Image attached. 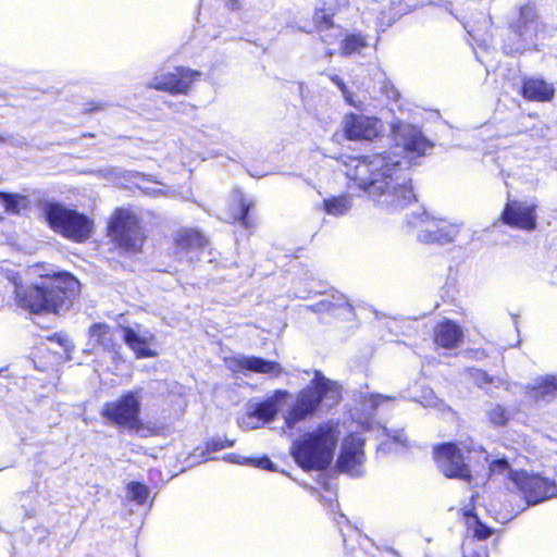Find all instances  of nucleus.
I'll list each match as a JSON object with an SVG mask.
<instances>
[{"label":"nucleus","mask_w":557,"mask_h":557,"mask_svg":"<svg viewBox=\"0 0 557 557\" xmlns=\"http://www.w3.org/2000/svg\"><path fill=\"white\" fill-rule=\"evenodd\" d=\"M383 92L388 99L394 101H398L400 98L399 91L392 84L385 85Z\"/></svg>","instance_id":"c9c22d12"},{"label":"nucleus","mask_w":557,"mask_h":557,"mask_svg":"<svg viewBox=\"0 0 557 557\" xmlns=\"http://www.w3.org/2000/svg\"><path fill=\"white\" fill-rule=\"evenodd\" d=\"M432 458L437 470L446 479H457L467 483L473 481L470 465L455 442H442L432 446Z\"/></svg>","instance_id":"6e6552de"},{"label":"nucleus","mask_w":557,"mask_h":557,"mask_svg":"<svg viewBox=\"0 0 557 557\" xmlns=\"http://www.w3.org/2000/svg\"><path fill=\"white\" fill-rule=\"evenodd\" d=\"M233 362L239 371L271 374L273 376H280L284 371L280 362L275 360H265L262 357L257 356L238 357L235 358Z\"/></svg>","instance_id":"412c9836"},{"label":"nucleus","mask_w":557,"mask_h":557,"mask_svg":"<svg viewBox=\"0 0 557 557\" xmlns=\"http://www.w3.org/2000/svg\"><path fill=\"white\" fill-rule=\"evenodd\" d=\"M202 73L200 71L180 65L173 72L156 75L148 83L147 88L168 92L172 96L187 95L194 84L200 81Z\"/></svg>","instance_id":"9d476101"},{"label":"nucleus","mask_w":557,"mask_h":557,"mask_svg":"<svg viewBox=\"0 0 557 557\" xmlns=\"http://www.w3.org/2000/svg\"><path fill=\"white\" fill-rule=\"evenodd\" d=\"M121 331L124 343L133 350L137 359L154 358L158 356V351L150 347V344L156 339L152 333L141 336L127 325L121 326Z\"/></svg>","instance_id":"aec40b11"},{"label":"nucleus","mask_w":557,"mask_h":557,"mask_svg":"<svg viewBox=\"0 0 557 557\" xmlns=\"http://www.w3.org/2000/svg\"><path fill=\"white\" fill-rule=\"evenodd\" d=\"M425 222L426 225L419 235L422 243L445 245L455 240L458 233L455 225L436 219H428Z\"/></svg>","instance_id":"a211bd4d"},{"label":"nucleus","mask_w":557,"mask_h":557,"mask_svg":"<svg viewBox=\"0 0 557 557\" xmlns=\"http://www.w3.org/2000/svg\"><path fill=\"white\" fill-rule=\"evenodd\" d=\"M364 444L363 437L354 432L348 433L336 460L337 470L352 476L361 475V467L366 460Z\"/></svg>","instance_id":"ddd939ff"},{"label":"nucleus","mask_w":557,"mask_h":557,"mask_svg":"<svg viewBox=\"0 0 557 557\" xmlns=\"http://www.w3.org/2000/svg\"><path fill=\"white\" fill-rule=\"evenodd\" d=\"M492 534L487 524H470L467 529V539L485 540Z\"/></svg>","instance_id":"7c9ffc66"},{"label":"nucleus","mask_w":557,"mask_h":557,"mask_svg":"<svg viewBox=\"0 0 557 557\" xmlns=\"http://www.w3.org/2000/svg\"><path fill=\"white\" fill-rule=\"evenodd\" d=\"M44 216L54 233L76 244L88 242L95 233V221L91 216L59 202H47Z\"/></svg>","instance_id":"423d86ee"},{"label":"nucleus","mask_w":557,"mask_h":557,"mask_svg":"<svg viewBox=\"0 0 557 557\" xmlns=\"http://www.w3.org/2000/svg\"><path fill=\"white\" fill-rule=\"evenodd\" d=\"M483 381H484L485 383H490V384H492V383L494 382V379H493L492 376L487 375L486 373H484V374H483Z\"/></svg>","instance_id":"79ce46f5"},{"label":"nucleus","mask_w":557,"mask_h":557,"mask_svg":"<svg viewBox=\"0 0 557 557\" xmlns=\"http://www.w3.org/2000/svg\"><path fill=\"white\" fill-rule=\"evenodd\" d=\"M100 416L107 424L119 431L140 437L159 436L164 431L163 425L143 420L139 389L123 392L115 399L106 401L101 407Z\"/></svg>","instance_id":"20e7f679"},{"label":"nucleus","mask_w":557,"mask_h":557,"mask_svg":"<svg viewBox=\"0 0 557 557\" xmlns=\"http://www.w3.org/2000/svg\"><path fill=\"white\" fill-rule=\"evenodd\" d=\"M330 79L343 91L348 92L347 86L344 81L337 75H331Z\"/></svg>","instance_id":"ea45409f"},{"label":"nucleus","mask_w":557,"mask_h":557,"mask_svg":"<svg viewBox=\"0 0 557 557\" xmlns=\"http://www.w3.org/2000/svg\"><path fill=\"white\" fill-rule=\"evenodd\" d=\"M510 479L529 505L557 497V483L524 470L511 471Z\"/></svg>","instance_id":"1a4fd4ad"},{"label":"nucleus","mask_w":557,"mask_h":557,"mask_svg":"<svg viewBox=\"0 0 557 557\" xmlns=\"http://www.w3.org/2000/svg\"><path fill=\"white\" fill-rule=\"evenodd\" d=\"M368 399H369L372 408H375V407L382 405L383 403L387 401L389 399V397L380 395V394H370L368 396Z\"/></svg>","instance_id":"e433bc0d"},{"label":"nucleus","mask_w":557,"mask_h":557,"mask_svg":"<svg viewBox=\"0 0 557 557\" xmlns=\"http://www.w3.org/2000/svg\"><path fill=\"white\" fill-rule=\"evenodd\" d=\"M537 397H555L557 395V376H547L535 386Z\"/></svg>","instance_id":"c756f323"},{"label":"nucleus","mask_w":557,"mask_h":557,"mask_svg":"<svg viewBox=\"0 0 557 557\" xmlns=\"http://www.w3.org/2000/svg\"><path fill=\"white\" fill-rule=\"evenodd\" d=\"M288 396V392L284 389H277L274 392L272 398L265 399L261 403H258L251 414L263 422H270L274 420L277 414V406L276 403L281 399H284Z\"/></svg>","instance_id":"4be33fe9"},{"label":"nucleus","mask_w":557,"mask_h":557,"mask_svg":"<svg viewBox=\"0 0 557 557\" xmlns=\"http://www.w3.org/2000/svg\"><path fill=\"white\" fill-rule=\"evenodd\" d=\"M255 208V202L243 193L237 191L228 206V218L232 224H238L245 230L253 228L257 221L250 215Z\"/></svg>","instance_id":"6ab92c4d"},{"label":"nucleus","mask_w":557,"mask_h":557,"mask_svg":"<svg viewBox=\"0 0 557 557\" xmlns=\"http://www.w3.org/2000/svg\"><path fill=\"white\" fill-rule=\"evenodd\" d=\"M488 469L492 474H499L509 470L511 471L510 463L506 458L492 460L490 462Z\"/></svg>","instance_id":"72a5a7b5"},{"label":"nucleus","mask_w":557,"mask_h":557,"mask_svg":"<svg viewBox=\"0 0 557 557\" xmlns=\"http://www.w3.org/2000/svg\"><path fill=\"white\" fill-rule=\"evenodd\" d=\"M325 213L331 215H343L351 208V198L349 195L342 194L325 198L322 202Z\"/></svg>","instance_id":"393cba45"},{"label":"nucleus","mask_w":557,"mask_h":557,"mask_svg":"<svg viewBox=\"0 0 557 557\" xmlns=\"http://www.w3.org/2000/svg\"><path fill=\"white\" fill-rule=\"evenodd\" d=\"M126 492L127 497L131 500L137 503L138 505L146 504L150 495L149 487L146 484L138 481H131L129 483H127Z\"/></svg>","instance_id":"a878e982"},{"label":"nucleus","mask_w":557,"mask_h":557,"mask_svg":"<svg viewBox=\"0 0 557 557\" xmlns=\"http://www.w3.org/2000/svg\"><path fill=\"white\" fill-rule=\"evenodd\" d=\"M518 92L530 102H550L555 98L556 89L554 84L543 77L524 76Z\"/></svg>","instance_id":"dca6fc26"},{"label":"nucleus","mask_w":557,"mask_h":557,"mask_svg":"<svg viewBox=\"0 0 557 557\" xmlns=\"http://www.w3.org/2000/svg\"><path fill=\"white\" fill-rule=\"evenodd\" d=\"M384 124L375 117L349 112L343 120V134L350 141H373L383 136Z\"/></svg>","instance_id":"f8f14e48"},{"label":"nucleus","mask_w":557,"mask_h":557,"mask_svg":"<svg viewBox=\"0 0 557 557\" xmlns=\"http://www.w3.org/2000/svg\"><path fill=\"white\" fill-rule=\"evenodd\" d=\"M41 277L48 280V283L15 284L16 307L32 314H58L61 310L70 308L73 298L79 293L78 280L67 271L53 272Z\"/></svg>","instance_id":"f03ea898"},{"label":"nucleus","mask_w":557,"mask_h":557,"mask_svg":"<svg viewBox=\"0 0 557 557\" xmlns=\"http://www.w3.org/2000/svg\"><path fill=\"white\" fill-rule=\"evenodd\" d=\"M314 23L321 29L333 27V16L327 14L325 10L320 9L314 13Z\"/></svg>","instance_id":"473e14b6"},{"label":"nucleus","mask_w":557,"mask_h":557,"mask_svg":"<svg viewBox=\"0 0 557 557\" xmlns=\"http://www.w3.org/2000/svg\"><path fill=\"white\" fill-rule=\"evenodd\" d=\"M208 245V237L195 227H181L172 235V246L175 255L203 249Z\"/></svg>","instance_id":"f3484780"},{"label":"nucleus","mask_w":557,"mask_h":557,"mask_svg":"<svg viewBox=\"0 0 557 557\" xmlns=\"http://www.w3.org/2000/svg\"><path fill=\"white\" fill-rule=\"evenodd\" d=\"M106 234L115 248L129 255L140 253L147 240L140 216L122 207L115 208L110 214Z\"/></svg>","instance_id":"0eeeda50"},{"label":"nucleus","mask_w":557,"mask_h":557,"mask_svg":"<svg viewBox=\"0 0 557 557\" xmlns=\"http://www.w3.org/2000/svg\"><path fill=\"white\" fill-rule=\"evenodd\" d=\"M338 437V422H321L312 431L294 441L290 447L292 456L305 471L325 470L333 460Z\"/></svg>","instance_id":"7ed1b4c3"},{"label":"nucleus","mask_w":557,"mask_h":557,"mask_svg":"<svg viewBox=\"0 0 557 557\" xmlns=\"http://www.w3.org/2000/svg\"><path fill=\"white\" fill-rule=\"evenodd\" d=\"M47 339L50 342H55L60 346H65L67 344V338L60 333L51 334V335L47 336Z\"/></svg>","instance_id":"58836bf2"},{"label":"nucleus","mask_w":557,"mask_h":557,"mask_svg":"<svg viewBox=\"0 0 557 557\" xmlns=\"http://www.w3.org/2000/svg\"><path fill=\"white\" fill-rule=\"evenodd\" d=\"M103 108H104V103L103 102H100V101H88V102L84 103V107H83L82 111L84 113L90 114V113H95V112L101 111V110H103Z\"/></svg>","instance_id":"f704fd0d"},{"label":"nucleus","mask_w":557,"mask_h":557,"mask_svg":"<svg viewBox=\"0 0 557 557\" xmlns=\"http://www.w3.org/2000/svg\"><path fill=\"white\" fill-rule=\"evenodd\" d=\"M465 333L462 327L454 320L444 318L440 320L432 331V341L437 348L446 350L456 349L462 344Z\"/></svg>","instance_id":"2eb2a0df"},{"label":"nucleus","mask_w":557,"mask_h":557,"mask_svg":"<svg viewBox=\"0 0 557 557\" xmlns=\"http://www.w3.org/2000/svg\"><path fill=\"white\" fill-rule=\"evenodd\" d=\"M341 394L342 388L336 382L317 371L310 383L297 393L294 403L286 411L284 425L293 429L299 422L312 417L325 399L331 398L337 404Z\"/></svg>","instance_id":"39448f33"},{"label":"nucleus","mask_w":557,"mask_h":557,"mask_svg":"<svg viewBox=\"0 0 557 557\" xmlns=\"http://www.w3.org/2000/svg\"><path fill=\"white\" fill-rule=\"evenodd\" d=\"M517 11L518 18L512 22L509 27L515 34L522 35L528 27L537 20V10L535 3L529 1L518 7Z\"/></svg>","instance_id":"5701e85b"},{"label":"nucleus","mask_w":557,"mask_h":557,"mask_svg":"<svg viewBox=\"0 0 557 557\" xmlns=\"http://www.w3.org/2000/svg\"><path fill=\"white\" fill-rule=\"evenodd\" d=\"M488 422L496 426H505L509 421V413L507 409L502 405L493 406L486 413Z\"/></svg>","instance_id":"c85d7f7f"},{"label":"nucleus","mask_w":557,"mask_h":557,"mask_svg":"<svg viewBox=\"0 0 557 557\" xmlns=\"http://www.w3.org/2000/svg\"><path fill=\"white\" fill-rule=\"evenodd\" d=\"M89 343L94 347H100L103 351L110 354L114 362L123 361L121 354L122 347L119 344L114 330L107 323H92L87 331Z\"/></svg>","instance_id":"4468645a"},{"label":"nucleus","mask_w":557,"mask_h":557,"mask_svg":"<svg viewBox=\"0 0 557 557\" xmlns=\"http://www.w3.org/2000/svg\"><path fill=\"white\" fill-rule=\"evenodd\" d=\"M3 140H4V137H2V136L0 135V141H3Z\"/></svg>","instance_id":"37998d69"},{"label":"nucleus","mask_w":557,"mask_h":557,"mask_svg":"<svg viewBox=\"0 0 557 557\" xmlns=\"http://www.w3.org/2000/svg\"><path fill=\"white\" fill-rule=\"evenodd\" d=\"M0 201L3 205L4 211L11 214H21L22 211L27 210L30 206L27 196L14 193L0 191Z\"/></svg>","instance_id":"b1692460"},{"label":"nucleus","mask_w":557,"mask_h":557,"mask_svg":"<svg viewBox=\"0 0 557 557\" xmlns=\"http://www.w3.org/2000/svg\"><path fill=\"white\" fill-rule=\"evenodd\" d=\"M431 147L429 140L420 133L410 134L404 144V148L408 152H413L419 156L423 154L425 150Z\"/></svg>","instance_id":"cd10ccee"},{"label":"nucleus","mask_w":557,"mask_h":557,"mask_svg":"<svg viewBox=\"0 0 557 557\" xmlns=\"http://www.w3.org/2000/svg\"><path fill=\"white\" fill-rule=\"evenodd\" d=\"M536 203H527L517 199L505 202L498 220L502 224L519 231L533 232L537 228Z\"/></svg>","instance_id":"9b49d317"},{"label":"nucleus","mask_w":557,"mask_h":557,"mask_svg":"<svg viewBox=\"0 0 557 557\" xmlns=\"http://www.w3.org/2000/svg\"><path fill=\"white\" fill-rule=\"evenodd\" d=\"M350 178L379 206L397 210L417 201L411 180L398 173V163L388 162L382 154L355 158Z\"/></svg>","instance_id":"f257e3e1"},{"label":"nucleus","mask_w":557,"mask_h":557,"mask_svg":"<svg viewBox=\"0 0 557 557\" xmlns=\"http://www.w3.org/2000/svg\"><path fill=\"white\" fill-rule=\"evenodd\" d=\"M367 46V39L361 34L347 35L341 45L342 54L350 55L357 51H360Z\"/></svg>","instance_id":"bb28decb"},{"label":"nucleus","mask_w":557,"mask_h":557,"mask_svg":"<svg viewBox=\"0 0 557 557\" xmlns=\"http://www.w3.org/2000/svg\"><path fill=\"white\" fill-rule=\"evenodd\" d=\"M258 466H260L263 469H272L273 463L269 458L264 457L259 459Z\"/></svg>","instance_id":"a19ab883"},{"label":"nucleus","mask_w":557,"mask_h":557,"mask_svg":"<svg viewBox=\"0 0 557 557\" xmlns=\"http://www.w3.org/2000/svg\"><path fill=\"white\" fill-rule=\"evenodd\" d=\"M233 445L234 441L226 437L210 438L206 442V448L210 451H219Z\"/></svg>","instance_id":"2f4dec72"},{"label":"nucleus","mask_w":557,"mask_h":557,"mask_svg":"<svg viewBox=\"0 0 557 557\" xmlns=\"http://www.w3.org/2000/svg\"><path fill=\"white\" fill-rule=\"evenodd\" d=\"M462 518L467 520V522H481L478 516L474 512V507L462 510Z\"/></svg>","instance_id":"4c0bfd02"}]
</instances>
